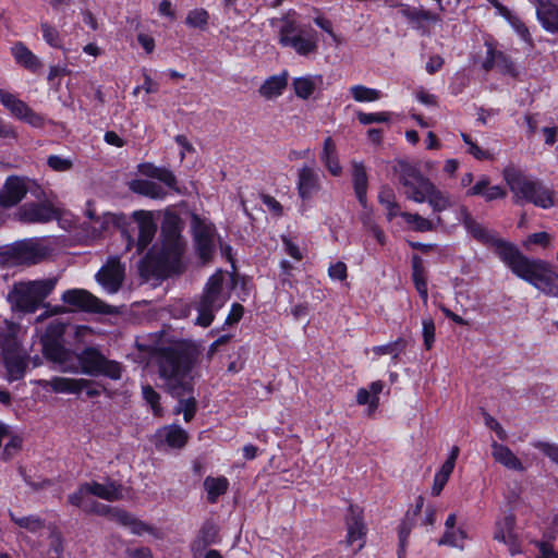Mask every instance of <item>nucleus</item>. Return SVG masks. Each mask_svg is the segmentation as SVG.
Masks as SVG:
<instances>
[{
  "mask_svg": "<svg viewBox=\"0 0 558 558\" xmlns=\"http://www.w3.org/2000/svg\"><path fill=\"white\" fill-rule=\"evenodd\" d=\"M43 353L47 360L58 365L62 373L97 376L105 375L111 379H120L121 365L107 360L97 349L86 348L80 354L65 349L57 340L43 338Z\"/></svg>",
  "mask_w": 558,
  "mask_h": 558,
  "instance_id": "nucleus-1",
  "label": "nucleus"
},
{
  "mask_svg": "<svg viewBox=\"0 0 558 558\" xmlns=\"http://www.w3.org/2000/svg\"><path fill=\"white\" fill-rule=\"evenodd\" d=\"M196 359L193 345L180 341L161 348L158 352V375L162 387L173 397L192 391V368Z\"/></svg>",
  "mask_w": 558,
  "mask_h": 558,
  "instance_id": "nucleus-2",
  "label": "nucleus"
},
{
  "mask_svg": "<svg viewBox=\"0 0 558 558\" xmlns=\"http://www.w3.org/2000/svg\"><path fill=\"white\" fill-rule=\"evenodd\" d=\"M184 248L180 218L177 215H166L161 226V243L155 245L146 258L155 271L168 276L181 270Z\"/></svg>",
  "mask_w": 558,
  "mask_h": 558,
  "instance_id": "nucleus-3",
  "label": "nucleus"
},
{
  "mask_svg": "<svg viewBox=\"0 0 558 558\" xmlns=\"http://www.w3.org/2000/svg\"><path fill=\"white\" fill-rule=\"evenodd\" d=\"M502 177L512 193L514 204L531 203L543 209L555 206L554 191L542 181L526 175L514 167L505 168Z\"/></svg>",
  "mask_w": 558,
  "mask_h": 558,
  "instance_id": "nucleus-4",
  "label": "nucleus"
},
{
  "mask_svg": "<svg viewBox=\"0 0 558 558\" xmlns=\"http://www.w3.org/2000/svg\"><path fill=\"white\" fill-rule=\"evenodd\" d=\"M225 277L221 271H216L211 275L202 293L194 301V308L197 312L195 325L201 327H208L215 319L218 313L230 299V293L223 286Z\"/></svg>",
  "mask_w": 558,
  "mask_h": 558,
  "instance_id": "nucleus-5",
  "label": "nucleus"
},
{
  "mask_svg": "<svg viewBox=\"0 0 558 558\" xmlns=\"http://www.w3.org/2000/svg\"><path fill=\"white\" fill-rule=\"evenodd\" d=\"M513 274L530 282L543 293L558 298V272L542 259H529L521 254L510 268Z\"/></svg>",
  "mask_w": 558,
  "mask_h": 558,
  "instance_id": "nucleus-6",
  "label": "nucleus"
},
{
  "mask_svg": "<svg viewBox=\"0 0 558 558\" xmlns=\"http://www.w3.org/2000/svg\"><path fill=\"white\" fill-rule=\"evenodd\" d=\"M458 218L462 221L468 232L477 241L494 247L498 257L509 267H512L518 257L521 255L519 250L512 244L499 239L496 234L481 223H478L469 213L465 206H461L458 210Z\"/></svg>",
  "mask_w": 558,
  "mask_h": 558,
  "instance_id": "nucleus-7",
  "label": "nucleus"
},
{
  "mask_svg": "<svg viewBox=\"0 0 558 558\" xmlns=\"http://www.w3.org/2000/svg\"><path fill=\"white\" fill-rule=\"evenodd\" d=\"M56 283L57 279L54 278L19 282L13 286L8 298L14 308L34 313L54 289Z\"/></svg>",
  "mask_w": 558,
  "mask_h": 558,
  "instance_id": "nucleus-8",
  "label": "nucleus"
},
{
  "mask_svg": "<svg viewBox=\"0 0 558 558\" xmlns=\"http://www.w3.org/2000/svg\"><path fill=\"white\" fill-rule=\"evenodd\" d=\"M7 325L8 333L0 336V345L3 352L8 379L14 381L23 378L25 375L28 354L21 348L16 338L19 327L15 324Z\"/></svg>",
  "mask_w": 558,
  "mask_h": 558,
  "instance_id": "nucleus-9",
  "label": "nucleus"
},
{
  "mask_svg": "<svg viewBox=\"0 0 558 558\" xmlns=\"http://www.w3.org/2000/svg\"><path fill=\"white\" fill-rule=\"evenodd\" d=\"M279 43L292 48L298 54L306 57L318 50V37L315 31L299 27L295 21L286 17L279 31Z\"/></svg>",
  "mask_w": 558,
  "mask_h": 558,
  "instance_id": "nucleus-10",
  "label": "nucleus"
},
{
  "mask_svg": "<svg viewBox=\"0 0 558 558\" xmlns=\"http://www.w3.org/2000/svg\"><path fill=\"white\" fill-rule=\"evenodd\" d=\"M191 229L199 258L207 263L211 259L216 250V228L207 219L198 215H192Z\"/></svg>",
  "mask_w": 558,
  "mask_h": 558,
  "instance_id": "nucleus-11",
  "label": "nucleus"
},
{
  "mask_svg": "<svg viewBox=\"0 0 558 558\" xmlns=\"http://www.w3.org/2000/svg\"><path fill=\"white\" fill-rule=\"evenodd\" d=\"M399 180L404 187L405 197L418 204L425 203L427 193L434 184L420 170L408 165L401 167Z\"/></svg>",
  "mask_w": 558,
  "mask_h": 558,
  "instance_id": "nucleus-12",
  "label": "nucleus"
},
{
  "mask_svg": "<svg viewBox=\"0 0 558 558\" xmlns=\"http://www.w3.org/2000/svg\"><path fill=\"white\" fill-rule=\"evenodd\" d=\"M62 301L75 308L101 314L110 313V306L84 289H70L63 292Z\"/></svg>",
  "mask_w": 558,
  "mask_h": 558,
  "instance_id": "nucleus-13",
  "label": "nucleus"
},
{
  "mask_svg": "<svg viewBox=\"0 0 558 558\" xmlns=\"http://www.w3.org/2000/svg\"><path fill=\"white\" fill-rule=\"evenodd\" d=\"M124 280V266L118 257H110L96 274V281L109 293H117Z\"/></svg>",
  "mask_w": 558,
  "mask_h": 558,
  "instance_id": "nucleus-14",
  "label": "nucleus"
},
{
  "mask_svg": "<svg viewBox=\"0 0 558 558\" xmlns=\"http://www.w3.org/2000/svg\"><path fill=\"white\" fill-rule=\"evenodd\" d=\"M23 223H46L57 218V210L48 203H28L21 206L16 214Z\"/></svg>",
  "mask_w": 558,
  "mask_h": 558,
  "instance_id": "nucleus-15",
  "label": "nucleus"
},
{
  "mask_svg": "<svg viewBox=\"0 0 558 558\" xmlns=\"http://www.w3.org/2000/svg\"><path fill=\"white\" fill-rule=\"evenodd\" d=\"M347 538L345 542L352 546L355 542L361 541L355 551L364 546V538L366 536V525L363 519V511L357 506H350L349 512L345 518Z\"/></svg>",
  "mask_w": 558,
  "mask_h": 558,
  "instance_id": "nucleus-16",
  "label": "nucleus"
},
{
  "mask_svg": "<svg viewBox=\"0 0 558 558\" xmlns=\"http://www.w3.org/2000/svg\"><path fill=\"white\" fill-rule=\"evenodd\" d=\"M322 187L320 173L311 166H303L298 170L296 189L302 201L311 199Z\"/></svg>",
  "mask_w": 558,
  "mask_h": 558,
  "instance_id": "nucleus-17",
  "label": "nucleus"
},
{
  "mask_svg": "<svg viewBox=\"0 0 558 558\" xmlns=\"http://www.w3.org/2000/svg\"><path fill=\"white\" fill-rule=\"evenodd\" d=\"M514 515L507 514L496 522L494 533V539L504 543L512 556L521 553L520 542L514 533Z\"/></svg>",
  "mask_w": 558,
  "mask_h": 558,
  "instance_id": "nucleus-18",
  "label": "nucleus"
},
{
  "mask_svg": "<svg viewBox=\"0 0 558 558\" xmlns=\"http://www.w3.org/2000/svg\"><path fill=\"white\" fill-rule=\"evenodd\" d=\"M37 384L44 389L50 388L56 393L77 395L90 384V380L54 376L51 379H39Z\"/></svg>",
  "mask_w": 558,
  "mask_h": 558,
  "instance_id": "nucleus-19",
  "label": "nucleus"
},
{
  "mask_svg": "<svg viewBox=\"0 0 558 558\" xmlns=\"http://www.w3.org/2000/svg\"><path fill=\"white\" fill-rule=\"evenodd\" d=\"M219 542V526L214 521L207 520L202 524L195 538L191 543V553L196 551L199 554Z\"/></svg>",
  "mask_w": 558,
  "mask_h": 558,
  "instance_id": "nucleus-20",
  "label": "nucleus"
},
{
  "mask_svg": "<svg viewBox=\"0 0 558 558\" xmlns=\"http://www.w3.org/2000/svg\"><path fill=\"white\" fill-rule=\"evenodd\" d=\"M135 219L138 226V235L136 241V251L141 254L148 244L153 241L157 226L153 220L150 213L140 211L135 214Z\"/></svg>",
  "mask_w": 558,
  "mask_h": 558,
  "instance_id": "nucleus-21",
  "label": "nucleus"
},
{
  "mask_svg": "<svg viewBox=\"0 0 558 558\" xmlns=\"http://www.w3.org/2000/svg\"><path fill=\"white\" fill-rule=\"evenodd\" d=\"M156 446L167 445L170 448H182L189 439L187 433L179 425H168L159 428L156 434Z\"/></svg>",
  "mask_w": 558,
  "mask_h": 558,
  "instance_id": "nucleus-22",
  "label": "nucleus"
},
{
  "mask_svg": "<svg viewBox=\"0 0 558 558\" xmlns=\"http://www.w3.org/2000/svg\"><path fill=\"white\" fill-rule=\"evenodd\" d=\"M26 192L27 187L25 182L17 177H11L7 180L0 192V205L3 207H12L24 198Z\"/></svg>",
  "mask_w": 558,
  "mask_h": 558,
  "instance_id": "nucleus-23",
  "label": "nucleus"
},
{
  "mask_svg": "<svg viewBox=\"0 0 558 558\" xmlns=\"http://www.w3.org/2000/svg\"><path fill=\"white\" fill-rule=\"evenodd\" d=\"M138 171L140 173L147 178L160 181L171 191L179 194L181 193V190L178 185V180L171 170L167 168L157 167L150 162H145L138 166Z\"/></svg>",
  "mask_w": 558,
  "mask_h": 558,
  "instance_id": "nucleus-24",
  "label": "nucleus"
},
{
  "mask_svg": "<svg viewBox=\"0 0 558 558\" xmlns=\"http://www.w3.org/2000/svg\"><path fill=\"white\" fill-rule=\"evenodd\" d=\"M14 252L19 258L28 264H36L48 254L47 247L34 240L17 243Z\"/></svg>",
  "mask_w": 558,
  "mask_h": 558,
  "instance_id": "nucleus-25",
  "label": "nucleus"
},
{
  "mask_svg": "<svg viewBox=\"0 0 558 558\" xmlns=\"http://www.w3.org/2000/svg\"><path fill=\"white\" fill-rule=\"evenodd\" d=\"M319 158L331 175L339 177L342 174V167L339 161L337 145L330 136L324 140Z\"/></svg>",
  "mask_w": 558,
  "mask_h": 558,
  "instance_id": "nucleus-26",
  "label": "nucleus"
},
{
  "mask_svg": "<svg viewBox=\"0 0 558 558\" xmlns=\"http://www.w3.org/2000/svg\"><path fill=\"white\" fill-rule=\"evenodd\" d=\"M85 488L89 490V495H94L107 501L120 500L123 497L122 486L113 481H107L105 483L89 482L86 483Z\"/></svg>",
  "mask_w": 558,
  "mask_h": 558,
  "instance_id": "nucleus-27",
  "label": "nucleus"
},
{
  "mask_svg": "<svg viewBox=\"0 0 558 558\" xmlns=\"http://www.w3.org/2000/svg\"><path fill=\"white\" fill-rule=\"evenodd\" d=\"M490 447L492 456L496 462L510 470L520 472L524 470L520 459L507 446L493 441Z\"/></svg>",
  "mask_w": 558,
  "mask_h": 558,
  "instance_id": "nucleus-28",
  "label": "nucleus"
},
{
  "mask_svg": "<svg viewBox=\"0 0 558 558\" xmlns=\"http://www.w3.org/2000/svg\"><path fill=\"white\" fill-rule=\"evenodd\" d=\"M412 280L414 287L421 296L424 305H427L428 290H427V276L423 265V259L418 255L412 257Z\"/></svg>",
  "mask_w": 558,
  "mask_h": 558,
  "instance_id": "nucleus-29",
  "label": "nucleus"
},
{
  "mask_svg": "<svg viewBox=\"0 0 558 558\" xmlns=\"http://www.w3.org/2000/svg\"><path fill=\"white\" fill-rule=\"evenodd\" d=\"M384 383L373 381L369 388H360L356 392V402L360 405H368V414H372L379 404V393L383 391Z\"/></svg>",
  "mask_w": 558,
  "mask_h": 558,
  "instance_id": "nucleus-30",
  "label": "nucleus"
},
{
  "mask_svg": "<svg viewBox=\"0 0 558 558\" xmlns=\"http://www.w3.org/2000/svg\"><path fill=\"white\" fill-rule=\"evenodd\" d=\"M130 189L140 195L147 196L154 199H162L167 196L166 190L158 183L146 180L137 179L130 183Z\"/></svg>",
  "mask_w": 558,
  "mask_h": 558,
  "instance_id": "nucleus-31",
  "label": "nucleus"
},
{
  "mask_svg": "<svg viewBox=\"0 0 558 558\" xmlns=\"http://www.w3.org/2000/svg\"><path fill=\"white\" fill-rule=\"evenodd\" d=\"M11 52L20 65L32 72H37L41 68L39 59L23 43H16Z\"/></svg>",
  "mask_w": 558,
  "mask_h": 558,
  "instance_id": "nucleus-32",
  "label": "nucleus"
},
{
  "mask_svg": "<svg viewBox=\"0 0 558 558\" xmlns=\"http://www.w3.org/2000/svg\"><path fill=\"white\" fill-rule=\"evenodd\" d=\"M353 186L357 201L366 207L367 174L363 163L354 161L352 165Z\"/></svg>",
  "mask_w": 558,
  "mask_h": 558,
  "instance_id": "nucleus-33",
  "label": "nucleus"
},
{
  "mask_svg": "<svg viewBox=\"0 0 558 558\" xmlns=\"http://www.w3.org/2000/svg\"><path fill=\"white\" fill-rule=\"evenodd\" d=\"M537 17L543 27L558 33V7L551 2H542L537 8Z\"/></svg>",
  "mask_w": 558,
  "mask_h": 558,
  "instance_id": "nucleus-34",
  "label": "nucleus"
},
{
  "mask_svg": "<svg viewBox=\"0 0 558 558\" xmlns=\"http://www.w3.org/2000/svg\"><path fill=\"white\" fill-rule=\"evenodd\" d=\"M288 83V73L284 71L279 75L267 78L259 88V94L267 98H276L280 96Z\"/></svg>",
  "mask_w": 558,
  "mask_h": 558,
  "instance_id": "nucleus-35",
  "label": "nucleus"
},
{
  "mask_svg": "<svg viewBox=\"0 0 558 558\" xmlns=\"http://www.w3.org/2000/svg\"><path fill=\"white\" fill-rule=\"evenodd\" d=\"M322 82L323 77L320 75H307L294 78L292 82V86L298 97L302 99H307L313 95L317 85L320 84Z\"/></svg>",
  "mask_w": 558,
  "mask_h": 558,
  "instance_id": "nucleus-36",
  "label": "nucleus"
},
{
  "mask_svg": "<svg viewBox=\"0 0 558 558\" xmlns=\"http://www.w3.org/2000/svg\"><path fill=\"white\" fill-rule=\"evenodd\" d=\"M425 202L428 203L435 213H441L452 207L453 205L451 195L445 191L439 190L435 184H433L428 191Z\"/></svg>",
  "mask_w": 558,
  "mask_h": 558,
  "instance_id": "nucleus-37",
  "label": "nucleus"
},
{
  "mask_svg": "<svg viewBox=\"0 0 558 558\" xmlns=\"http://www.w3.org/2000/svg\"><path fill=\"white\" fill-rule=\"evenodd\" d=\"M0 102L19 120L25 114L29 107L26 102L17 98V96L5 89H0Z\"/></svg>",
  "mask_w": 558,
  "mask_h": 558,
  "instance_id": "nucleus-38",
  "label": "nucleus"
},
{
  "mask_svg": "<svg viewBox=\"0 0 558 558\" xmlns=\"http://www.w3.org/2000/svg\"><path fill=\"white\" fill-rule=\"evenodd\" d=\"M378 202L386 209L387 219L391 221L396 217H402L404 211L400 210L396 196L390 187L384 186L378 194Z\"/></svg>",
  "mask_w": 558,
  "mask_h": 558,
  "instance_id": "nucleus-39",
  "label": "nucleus"
},
{
  "mask_svg": "<svg viewBox=\"0 0 558 558\" xmlns=\"http://www.w3.org/2000/svg\"><path fill=\"white\" fill-rule=\"evenodd\" d=\"M456 520H457V517L454 513H451L448 515V518L445 522L446 531H445L442 537L439 539V545H449L452 547L463 548V542L466 538L465 532L463 530L459 529L458 530L459 539L453 538V529L456 525Z\"/></svg>",
  "mask_w": 558,
  "mask_h": 558,
  "instance_id": "nucleus-40",
  "label": "nucleus"
},
{
  "mask_svg": "<svg viewBox=\"0 0 558 558\" xmlns=\"http://www.w3.org/2000/svg\"><path fill=\"white\" fill-rule=\"evenodd\" d=\"M229 486L226 477H211L208 476L204 481V487L207 493V500L211 504L216 502L220 495H223Z\"/></svg>",
  "mask_w": 558,
  "mask_h": 558,
  "instance_id": "nucleus-41",
  "label": "nucleus"
},
{
  "mask_svg": "<svg viewBox=\"0 0 558 558\" xmlns=\"http://www.w3.org/2000/svg\"><path fill=\"white\" fill-rule=\"evenodd\" d=\"M423 498L422 497H418L417 498V502L415 505V508L413 510V513L410 514V512L407 513V519L405 521L402 522V524L400 525V529H399V541H400V546H401V550L399 551V558H402V555L404 554V550H403V547L405 545V542L410 535V532H411V529H412V525H413V520H414V517L417 515L421 510H422V507H423Z\"/></svg>",
  "mask_w": 558,
  "mask_h": 558,
  "instance_id": "nucleus-42",
  "label": "nucleus"
},
{
  "mask_svg": "<svg viewBox=\"0 0 558 558\" xmlns=\"http://www.w3.org/2000/svg\"><path fill=\"white\" fill-rule=\"evenodd\" d=\"M402 218L405 223L416 232H428L435 230V225L432 220L418 215L404 211Z\"/></svg>",
  "mask_w": 558,
  "mask_h": 558,
  "instance_id": "nucleus-43",
  "label": "nucleus"
},
{
  "mask_svg": "<svg viewBox=\"0 0 558 558\" xmlns=\"http://www.w3.org/2000/svg\"><path fill=\"white\" fill-rule=\"evenodd\" d=\"M126 527L130 529L132 534L138 535V536H141L145 533H147L158 539L162 538V536H163L162 532L159 529L138 520L134 515H132L130 523L128 524Z\"/></svg>",
  "mask_w": 558,
  "mask_h": 558,
  "instance_id": "nucleus-44",
  "label": "nucleus"
},
{
  "mask_svg": "<svg viewBox=\"0 0 558 558\" xmlns=\"http://www.w3.org/2000/svg\"><path fill=\"white\" fill-rule=\"evenodd\" d=\"M350 93L353 99L359 102L376 101L381 97V93L378 89L369 88L364 85L352 86Z\"/></svg>",
  "mask_w": 558,
  "mask_h": 558,
  "instance_id": "nucleus-45",
  "label": "nucleus"
},
{
  "mask_svg": "<svg viewBox=\"0 0 558 558\" xmlns=\"http://www.w3.org/2000/svg\"><path fill=\"white\" fill-rule=\"evenodd\" d=\"M11 520L17 524L20 527H23L32 533H36L44 527V521L37 515H27V517H15L14 513L10 512Z\"/></svg>",
  "mask_w": 558,
  "mask_h": 558,
  "instance_id": "nucleus-46",
  "label": "nucleus"
},
{
  "mask_svg": "<svg viewBox=\"0 0 558 558\" xmlns=\"http://www.w3.org/2000/svg\"><path fill=\"white\" fill-rule=\"evenodd\" d=\"M405 345L407 341L403 338H398L396 341L391 343L374 347L373 352L376 355L389 354L393 359H397L400 355V353L403 352Z\"/></svg>",
  "mask_w": 558,
  "mask_h": 558,
  "instance_id": "nucleus-47",
  "label": "nucleus"
},
{
  "mask_svg": "<svg viewBox=\"0 0 558 558\" xmlns=\"http://www.w3.org/2000/svg\"><path fill=\"white\" fill-rule=\"evenodd\" d=\"M142 393H143V398L150 405L153 413L156 416H161L162 408L159 403V400H160L159 393L149 385L143 386Z\"/></svg>",
  "mask_w": 558,
  "mask_h": 558,
  "instance_id": "nucleus-48",
  "label": "nucleus"
},
{
  "mask_svg": "<svg viewBox=\"0 0 558 558\" xmlns=\"http://www.w3.org/2000/svg\"><path fill=\"white\" fill-rule=\"evenodd\" d=\"M208 12L204 9H194L186 15L185 23L190 27L204 28L208 22Z\"/></svg>",
  "mask_w": 558,
  "mask_h": 558,
  "instance_id": "nucleus-49",
  "label": "nucleus"
},
{
  "mask_svg": "<svg viewBox=\"0 0 558 558\" xmlns=\"http://www.w3.org/2000/svg\"><path fill=\"white\" fill-rule=\"evenodd\" d=\"M178 413H183L184 421L190 422L196 412V400L195 398L191 397L187 399H180L179 407L174 411Z\"/></svg>",
  "mask_w": 558,
  "mask_h": 558,
  "instance_id": "nucleus-50",
  "label": "nucleus"
},
{
  "mask_svg": "<svg viewBox=\"0 0 558 558\" xmlns=\"http://www.w3.org/2000/svg\"><path fill=\"white\" fill-rule=\"evenodd\" d=\"M47 163L48 166L54 170V171H59V172H64V171H69L72 169L73 167V161L72 159L70 158H63L61 156H58V155H51L48 157L47 159Z\"/></svg>",
  "mask_w": 558,
  "mask_h": 558,
  "instance_id": "nucleus-51",
  "label": "nucleus"
},
{
  "mask_svg": "<svg viewBox=\"0 0 558 558\" xmlns=\"http://www.w3.org/2000/svg\"><path fill=\"white\" fill-rule=\"evenodd\" d=\"M22 440L20 437L10 434L8 441L4 445L3 450H0L2 460H9L12 456L21 448Z\"/></svg>",
  "mask_w": 558,
  "mask_h": 558,
  "instance_id": "nucleus-52",
  "label": "nucleus"
},
{
  "mask_svg": "<svg viewBox=\"0 0 558 558\" xmlns=\"http://www.w3.org/2000/svg\"><path fill=\"white\" fill-rule=\"evenodd\" d=\"M390 114L388 112H376V113H365L359 112L357 120L361 124L367 125L371 123H384L389 121Z\"/></svg>",
  "mask_w": 558,
  "mask_h": 558,
  "instance_id": "nucleus-53",
  "label": "nucleus"
},
{
  "mask_svg": "<svg viewBox=\"0 0 558 558\" xmlns=\"http://www.w3.org/2000/svg\"><path fill=\"white\" fill-rule=\"evenodd\" d=\"M496 68L505 74L515 76L518 74L514 63L502 52L498 51Z\"/></svg>",
  "mask_w": 558,
  "mask_h": 558,
  "instance_id": "nucleus-54",
  "label": "nucleus"
},
{
  "mask_svg": "<svg viewBox=\"0 0 558 558\" xmlns=\"http://www.w3.org/2000/svg\"><path fill=\"white\" fill-rule=\"evenodd\" d=\"M43 37L53 48L61 47L59 33L56 28L51 27L48 23H41Z\"/></svg>",
  "mask_w": 558,
  "mask_h": 558,
  "instance_id": "nucleus-55",
  "label": "nucleus"
},
{
  "mask_svg": "<svg viewBox=\"0 0 558 558\" xmlns=\"http://www.w3.org/2000/svg\"><path fill=\"white\" fill-rule=\"evenodd\" d=\"M132 515L133 514L126 512L125 510L117 508V507H110L109 512L107 514L109 520H111L122 526H125V527L130 523Z\"/></svg>",
  "mask_w": 558,
  "mask_h": 558,
  "instance_id": "nucleus-56",
  "label": "nucleus"
},
{
  "mask_svg": "<svg viewBox=\"0 0 558 558\" xmlns=\"http://www.w3.org/2000/svg\"><path fill=\"white\" fill-rule=\"evenodd\" d=\"M533 446L541 450L546 457H548L554 463L558 464V445L546 442V441H536Z\"/></svg>",
  "mask_w": 558,
  "mask_h": 558,
  "instance_id": "nucleus-57",
  "label": "nucleus"
},
{
  "mask_svg": "<svg viewBox=\"0 0 558 558\" xmlns=\"http://www.w3.org/2000/svg\"><path fill=\"white\" fill-rule=\"evenodd\" d=\"M85 487L86 483L82 484L75 493L69 496V502L73 506L82 508L83 510L84 506H86L88 502L86 496L89 494V490Z\"/></svg>",
  "mask_w": 558,
  "mask_h": 558,
  "instance_id": "nucleus-58",
  "label": "nucleus"
},
{
  "mask_svg": "<svg viewBox=\"0 0 558 558\" xmlns=\"http://www.w3.org/2000/svg\"><path fill=\"white\" fill-rule=\"evenodd\" d=\"M423 325V338H424V345L426 349H430L435 339V324L433 319L426 318L422 323Z\"/></svg>",
  "mask_w": 558,
  "mask_h": 558,
  "instance_id": "nucleus-59",
  "label": "nucleus"
},
{
  "mask_svg": "<svg viewBox=\"0 0 558 558\" xmlns=\"http://www.w3.org/2000/svg\"><path fill=\"white\" fill-rule=\"evenodd\" d=\"M33 128H43L45 125V118L35 112L31 107L26 110L25 114L20 119Z\"/></svg>",
  "mask_w": 558,
  "mask_h": 558,
  "instance_id": "nucleus-60",
  "label": "nucleus"
},
{
  "mask_svg": "<svg viewBox=\"0 0 558 558\" xmlns=\"http://www.w3.org/2000/svg\"><path fill=\"white\" fill-rule=\"evenodd\" d=\"M553 236L547 232H536L527 236L526 244H537L548 247L551 244Z\"/></svg>",
  "mask_w": 558,
  "mask_h": 558,
  "instance_id": "nucleus-61",
  "label": "nucleus"
},
{
  "mask_svg": "<svg viewBox=\"0 0 558 558\" xmlns=\"http://www.w3.org/2000/svg\"><path fill=\"white\" fill-rule=\"evenodd\" d=\"M484 420H485V425L488 428L493 429L500 440L507 439V437H508L507 432L504 429V427L499 424V422L496 418H494L492 415L485 413Z\"/></svg>",
  "mask_w": 558,
  "mask_h": 558,
  "instance_id": "nucleus-62",
  "label": "nucleus"
},
{
  "mask_svg": "<svg viewBox=\"0 0 558 558\" xmlns=\"http://www.w3.org/2000/svg\"><path fill=\"white\" fill-rule=\"evenodd\" d=\"M328 276L332 280H344L347 278V266L342 262H337L328 268Z\"/></svg>",
  "mask_w": 558,
  "mask_h": 558,
  "instance_id": "nucleus-63",
  "label": "nucleus"
},
{
  "mask_svg": "<svg viewBox=\"0 0 558 558\" xmlns=\"http://www.w3.org/2000/svg\"><path fill=\"white\" fill-rule=\"evenodd\" d=\"M110 507L104 504H100L95 500H88L87 505L84 506V511L87 513H96L99 515H106L109 512Z\"/></svg>",
  "mask_w": 558,
  "mask_h": 558,
  "instance_id": "nucleus-64",
  "label": "nucleus"
}]
</instances>
